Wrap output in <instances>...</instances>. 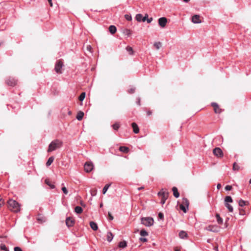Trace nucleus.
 <instances>
[{
    "label": "nucleus",
    "instance_id": "obj_1",
    "mask_svg": "<svg viewBox=\"0 0 251 251\" xmlns=\"http://www.w3.org/2000/svg\"><path fill=\"white\" fill-rule=\"evenodd\" d=\"M8 208L11 211L14 212H18L20 211V204L15 200H9L7 201Z\"/></svg>",
    "mask_w": 251,
    "mask_h": 251
},
{
    "label": "nucleus",
    "instance_id": "obj_2",
    "mask_svg": "<svg viewBox=\"0 0 251 251\" xmlns=\"http://www.w3.org/2000/svg\"><path fill=\"white\" fill-rule=\"evenodd\" d=\"M62 142L59 140L56 139L52 141L49 145L48 152H51L61 147Z\"/></svg>",
    "mask_w": 251,
    "mask_h": 251
},
{
    "label": "nucleus",
    "instance_id": "obj_3",
    "mask_svg": "<svg viewBox=\"0 0 251 251\" xmlns=\"http://www.w3.org/2000/svg\"><path fill=\"white\" fill-rule=\"evenodd\" d=\"M158 196L161 197L160 203L162 204H164L169 196V192L167 190L162 189L158 193Z\"/></svg>",
    "mask_w": 251,
    "mask_h": 251
},
{
    "label": "nucleus",
    "instance_id": "obj_4",
    "mask_svg": "<svg viewBox=\"0 0 251 251\" xmlns=\"http://www.w3.org/2000/svg\"><path fill=\"white\" fill-rule=\"evenodd\" d=\"M141 222L142 224L150 227L153 225L154 220L152 218L150 217H143L141 219Z\"/></svg>",
    "mask_w": 251,
    "mask_h": 251
},
{
    "label": "nucleus",
    "instance_id": "obj_5",
    "mask_svg": "<svg viewBox=\"0 0 251 251\" xmlns=\"http://www.w3.org/2000/svg\"><path fill=\"white\" fill-rule=\"evenodd\" d=\"M63 66V62L61 60H58L55 65L54 67L55 71L58 74H61V69Z\"/></svg>",
    "mask_w": 251,
    "mask_h": 251
},
{
    "label": "nucleus",
    "instance_id": "obj_6",
    "mask_svg": "<svg viewBox=\"0 0 251 251\" xmlns=\"http://www.w3.org/2000/svg\"><path fill=\"white\" fill-rule=\"evenodd\" d=\"M84 168L86 172L89 173L94 168L93 164L92 162H86L84 165Z\"/></svg>",
    "mask_w": 251,
    "mask_h": 251
},
{
    "label": "nucleus",
    "instance_id": "obj_7",
    "mask_svg": "<svg viewBox=\"0 0 251 251\" xmlns=\"http://www.w3.org/2000/svg\"><path fill=\"white\" fill-rule=\"evenodd\" d=\"M213 153L216 156L218 157H222L223 156V152L220 148H215L213 150Z\"/></svg>",
    "mask_w": 251,
    "mask_h": 251
},
{
    "label": "nucleus",
    "instance_id": "obj_8",
    "mask_svg": "<svg viewBox=\"0 0 251 251\" xmlns=\"http://www.w3.org/2000/svg\"><path fill=\"white\" fill-rule=\"evenodd\" d=\"M183 201L184 203H185L186 206L183 205V204L180 205V208L184 212L186 213L187 212V209H188L189 202L187 199L184 198L183 199Z\"/></svg>",
    "mask_w": 251,
    "mask_h": 251
},
{
    "label": "nucleus",
    "instance_id": "obj_9",
    "mask_svg": "<svg viewBox=\"0 0 251 251\" xmlns=\"http://www.w3.org/2000/svg\"><path fill=\"white\" fill-rule=\"evenodd\" d=\"M167 20L165 17H161L158 19V24L161 27H164L167 24Z\"/></svg>",
    "mask_w": 251,
    "mask_h": 251
},
{
    "label": "nucleus",
    "instance_id": "obj_10",
    "mask_svg": "<svg viewBox=\"0 0 251 251\" xmlns=\"http://www.w3.org/2000/svg\"><path fill=\"white\" fill-rule=\"evenodd\" d=\"M6 83L7 85L14 86L17 84V80L13 78H9L6 80Z\"/></svg>",
    "mask_w": 251,
    "mask_h": 251
},
{
    "label": "nucleus",
    "instance_id": "obj_11",
    "mask_svg": "<svg viewBox=\"0 0 251 251\" xmlns=\"http://www.w3.org/2000/svg\"><path fill=\"white\" fill-rule=\"evenodd\" d=\"M75 224V221L70 217H67L66 219V224L68 227H72Z\"/></svg>",
    "mask_w": 251,
    "mask_h": 251
},
{
    "label": "nucleus",
    "instance_id": "obj_12",
    "mask_svg": "<svg viewBox=\"0 0 251 251\" xmlns=\"http://www.w3.org/2000/svg\"><path fill=\"white\" fill-rule=\"evenodd\" d=\"M211 105L213 107L214 112L216 113H220L222 112V110L219 108L218 104L215 102H212Z\"/></svg>",
    "mask_w": 251,
    "mask_h": 251
},
{
    "label": "nucleus",
    "instance_id": "obj_13",
    "mask_svg": "<svg viewBox=\"0 0 251 251\" xmlns=\"http://www.w3.org/2000/svg\"><path fill=\"white\" fill-rule=\"evenodd\" d=\"M200 16L199 15H195L192 17V21L195 24H200L201 22L200 19Z\"/></svg>",
    "mask_w": 251,
    "mask_h": 251
},
{
    "label": "nucleus",
    "instance_id": "obj_14",
    "mask_svg": "<svg viewBox=\"0 0 251 251\" xmlns=\"http://www.w3.org/2000/svg\"><path fill=\"white\" fill-rule=\"evenodd\" d=\"M131 126L133 128V132L136 134L138 133L139 132V129L138 125L135 123H132Z\"/></svg>",
    "mask_w": 251,
    "mask_h": 251
},
{
    "label": "nucleus",
    "instance_id": "obj_15",
    "mask_svg": "<svg viewBox=\"0 0 251 251\" xmlns=\"http://www.w3.org/2000/svg\"><path fill=\"white\" fill-rule=\"evenodd\" d=\"M172 191L173 192V195L175 197L177 198L179 197V193L178 192V190L176 187H173L172 188Z\"/></svg>",
    "mask_w": 251,
    "mask_h": 251
},
{
    "label": "nucleus",
    "instance_id": "obj_16",
    "mask_svg": "<svg viewBox=\"0 0 251 251\" xmlns=\"http://www.w3.org/2000/svg\"><path fill=\"white\" fill-rule=\"evenodd\" d=\"M90 226L91 227V228L96 231L98 229V225L96 223L94 222H90Z\"/></svg>",
    "mask_w": 251,
    "mask_h": 251
},
{
    "label": "nucleus",
    "instance_id": "obj_17",
    "mask_svg": "<svg viewBox=\"0 0 251 251\" xmlns=\"http://www.w3.org/2000/svg\"><path fill=\"white\" fill-rule=\"evenodd\" d=\"M113 238V235L111 232H108L106 235L107 241L110 242Z\"/></svg>",
    "mask_w": 251,
    "mask_h": 251
},
{
    "label": "nucleus",
    "instance_id": "obj_18",
    "mask_svg": "<svg viewBox=\"0 0 251 251\" xmlns=\"http://www.w3.org/2000/svg\"><path fill=\"white\" fill-rule=\"evenodd\" d=\"M119 151H120L124 152V153H127L129 151V149L128 148H127L126 147L121 146L119 148Z\"/></svg>",
    "mask_w": 251,
    "mask_h": 251
},
{
    "label": "nucleus",
    "instance_id": "obj_19",
    "mask_svg": "<svg viewBox=\"0 0 251 251\" xmlns=\"http://www.w3.org/2000/svg\"><path fill=\"white\" fill-rule=\"evenodd\" d=\"M179 236L181 239H184L187 237V233L185 231L182 230L179 233Z\"/></svg>",
    "mask_w": 251,
    "mask_h": 251
},
{
    "label": "nucleus",
    "instance_id": "obj_20",
    "mask_svg": "<svg viewBox=\"0 0 251 251\" xmlns=\"http://www.w3.org/2000/svg\"><path fill=\"white\" fill-rule=\"evenodd\" d=\"M109 31L111 34H114L116 31L117 28L115 26L111 25L109 27Z\"/></svg>",
    "mask_w": 251,
    "mask_h": 251
},
{
    "label": "nucleus",
    "instance_id": "obj_21",
    "mask_svg": "<svg viewBox=\"0 0 251 251\" xmlns=\"http://www.w3.org/2000/svg\"><path fill=\"white\" fill-rule=\"evenodd\" d=\"M83 116H84V113L82 111H79L77 113L76 118L77 119V120L81 121L82 119Z\"/></svg>",
    "mask_w": 251,
    "mask_h": 251
},
{
    "label": "nucleus",
    "instance_id": "obj_22",
    "mask_svg": "<svg viewBox=\"0 0 251 251\" xmlns=\"http://www.w3.org/2000/svg\"><path fill=\"white\" fill-rule=\"evenodd\" d=\"M75 211L77 214H81L83 212V209L81 207L77 206L75 208Z\"/></svg>",
    "mask_w": 251,
    "mask_h": 251
},
{
    "label": "nucleus",
    "instance_id": "obj_23",
    "mask_svg": "<svg viewBox=\"0 0 251 251\" xmlns=\"http://www.w3.org/2000/svg\"><path fill=\"white\" fill-rule=\"evenodd\" d=\"M45 182L47 185L50 187V188L54 189L55 188L54 185L52 184L49 179H46Z\"/></svg>",
    "mask_w": 251,
    "mask_h": 251
},
{
    "label": "nucleus",
    "instance_id": "obj_24",
    "mask_svg": "<svg viewBox=\"0 0 251 251\" xmlns=\"http://www.w3.org/2000/svg\"><path fill=\"white\" fill-rule=\"evenodd\" d=\"M225 206L228 209L229 212H232L233 211V207L229 204L228 203L226 202L225 203Z\"/></svg>",
    "mask_w": 251,
    "mask_h": 251
},
{
    "label": "nucleus",
    "instance_id": "obj_25",
    "mask_svg": "<svg viewBox=\"0 0 251 251\" xmlns=\"http://www.w3.org/2000/svg\"><path fill=\"white\" fill-rule=\"evenodd\" d=\"M216 218L217 219V223L221 225L223 223V219L222 218L220 217V215L218 213L216 214Z\"/></svg>",
    "mask_w": 251,
    "mask_h": 251
},
{
    "label": "nucleus",
    "instance_id": "obj_26",
    "mask_svg": "<svg viewBox=\"0 0 251 251\" xmlns=\"http://www.w3.org/2000/svg\"><path fill=\"white\" fill-rule=\"evenodd\" d=\"M54 159V158L53 156H50L47 161L46 163V165L47 166H49L51 165V164L53 162V160Z\"/></svg>",
    "mask_w": 251,
    "mask_h": 251
},
{
    "label": "nucleus",
    "instance_id": "obj_27",
    "mask_svg": "<svg viewBox=\"0 0 251 251\" xmlns=\"http://www.w3.org/2000/svg\"><path fill=\"white\" fill-rule=\"evenodd\" d=\"M37 221H39V222L42 223H44L46 222V219L45 217L41 216V215H39L37 218Z\"/></svg>",
    "mask_w": 251,
    "mask_h": 251
},
{
    "label": "nucleus",
    "instance_id": "obj_28",
    "mask_svg": "<svg viewBox=\"0 0 251 251\" xmlns=\"http://www.w3.org/2000/svg\"><path fill=\"white\" fill-rule=\"evenodd\" d=\"M143 18V15L141 14H138L135 17L136 20L139 22H142Z\"/></svg>",
    "mask_w": 251,
    "mask_h": 251
},
{
    "label": "nucleus",
    "instance_id": "obj_29",
    "mask_svg": "<svg viewBox=\"0 0 251 251\" xmlns=\"http://www.w3.org/2000/svg\"><path fill=\"white\" fill-rule=\"evenodd\" d=\"M127 246L126 242L125 241L120 242L119 244V247L121 248H125Z\"/></svg>",
    "mask_w": 251,
    "mask_h": 251
},
{
    "label": "nucleus",
    "instance_id": "obj_30",
    "mask_svg": "<svg viewBox=\"0 0 251 251\" xmlns=\"http://www.w3.org/2000/svg\"><path fill=\"white\" fill-rule=\"evenodd\" d=\"M140 234L143 237L147 236L149 235L148 232L145 229L141 230L140 232Z\"/></svg>",
    "mask_w": 251,
    "mask_h": 251
},
{
    "label": "nucleus",
    "instance_id": "obj_31",
    "mask_svg": "<svg viewBox=\"0 0 251 251\" xmlns=\"http://www.w3.org/2000/svg\"><path fill=\"white\" fill-rule=\"evenodd\" d=\"M233 200L230 196H226L225 199V203L232 202Z\"/></svg>",
    "mask_w": 251,
    "mask_h": 251
},
{
    "label": "nucleus",
    "instance_id": "obj_32",
    "mask_svg": "<svg viewBox=\"0 0 251 251\" xmlns=\"http://www.w3.org/2000/svg\"><path fill=\"white\" fill-rule=\"evenodd\" d=\"M123 33L126 35H127L128 37L130 36L131 34V31L128 29H124L123 31Z\"/></svg>",
    "mask_w": 251,
    "mask_h": 251
},
{
    "label": "nucleus",
    "instance_id": "obj_33",
    "mask_svg": "<svg viewBox=\"0 0 251 251\" xmlns=\"http://www.w3.org/2000/svg\"><path fill=\"white\" fill-rule=\"evenodd\" d=\"M247 202V201H244L243 200H239L238 203H239V205L240 206L243 207L246 205Z\"/></svg>",
    "mask_w": 251,
    "mask_h": 251
},
{
    "label": "nucleus",
    "instance_id": "obj_34",
    "mask_svg": "<svg viewBox=\"0 0 251 251\" xmlns=\"http://www.w3.org/2000/svg\"><path fill=\"white\" fill-rule=\"evenodd\" d=\"M110 186V184H106L102 189L103 194H105Z\"/></svg>",
    "mask_w": 251,
    "mask_h": 251
},
{
    "label": "nucleus",
    "instance_id": "obj_35",
    "mask_svg": "<svg viewBox=\"0 0 251 251\" xmlns=\"http://www.w3.org/2000/svg\"><path fill=\"white\" fill-rule=\"evenodd\" d=\"M126 50L128 52L129 54L132 55L133 54V50L132 48L131 47L127 46L126 48Z\"/></svg>",
    "mask_w": 251,
    "mask_h": 251
},
{
    "label": "nucleus",
    "instance_id": "obj_36",
    "mask_svg": "<svg viewBox=\"0 0 251 251\" xmlns=\"http://www.w3.org/2000/svg\"><path fill=\"white\" fill-rule=\"evenodd\" d=\"M154 46L157 50H159L161 46V43L160 42H155L154 44Z\"/></svg>",
    "mask_w": 251,
    "mask_h": 251
},
{
    "label": "nucleus",
    "instance_id": "obj_37",
    "mask_svg": "<svg viewBox=\"0 0 251 251\" xmlns=\"http://www.w3.org/2000/svg\"><path fill=\"white\" fill-rule=\"evenodd\" d=\"M113 128L115 130H118L120 127V125L118 123H116L112 125Z\"/></svg>",
    "mask_w": 251,
    "mask_h": 251
},
{
    "label": "nucleus",
    "instance_id": "obj_38",
    "mask_svg": "<svg viewBox=\"0 0 251 251\" xmlns=\"http://www.w3.org/2000/svg\"><path fill=\"white\" fill-rule=\"evenodd\" d=\"M85 92H83L79 96V100L80 101H83V100L85 98Z\"/></svg>",
    "mask_w": 251,
    "mask_h": 251
},
{
    "label": "nucleus",
    "instance_id": "obj_39",
    "mask_svg": "<svg viewBox=\"0 0 251 251\" xmlns=\"http://www.w3.org/2000/svg\"><path fill=\"white\" fill-rule=\"evenodd\" d=\"M125 17L126 19L128 21H130L132 20V17L130 15L126 14L125 15Z\"/></svg>",
    "mask_w": 251,
    "mask_h": 251
},
{
    "label": "nucleus",
    "instance_id": "obj_40",
    "mask_svg": "<svg viewBox=\"0 0 251 251\" xmlns=\"http://www.w3.org/2000/svg\"><path fill=\"white\" fill-rule=\"evenodd\" d=\"M239 169V167L236 163H234L233 165V169L235 171L238 170Z\"/></svg>",
    "mask_w": 251,
    "mask_h": 251
},
{
    "label": "nucleus",
    "instance_id": "obj_41",
    "mask_svg": "<svg viewBox=\"0 0 251 251\" xmlns=\"http://www.w3.org/2000/svg\"><path fill=\"white\" fill-rule=\"evenodd\" d=\"M135 91V88H132L128 90V92L129 94H133Z\"/></svg>",
    "mask_w": 251,
    "mask_h": 251
},
{
    "label": "nucleus",
    "instance_id": "obj_42",
    "mask_svg": "<svg viewBox=\"0 0 251 251\" xmlns=\"http://www.w3.org/2000/svg\"><path fill=\"white\" fill-rule=\"evenodd\" d=\"M108 220L109 221H112L113 220V216L112 215V214L110 212H108Z\"/></svg>",
    "mask_w": 251,
    "mask_h": 251
},
{
    "label": "nucleus",
    "instance_id": "obj_43",
    "mask_svg": "<svg viewBox=\"0 0 251 251\" xmlns=\"http://www.w3.org/2000/svg\"><path fill=\"white\" fill-rule=\"evenodd\" d=\"M232 187L231 185H226L225 187V189L226 191H230L232 189Z\"/></svg>",
    "mask_w": 251,
    "mask_h": 251
},
{
    "label": "nucleus",
    "instance_id": "obj_44",
    "mask_svg": "<svg viewBox=\"0 0 251 251\" xmlns=\"http://www.w3.org/2000/svg\"><path fill=\"white\" fill-rule=\"evenodd\" d=\"M62 190L63 191V192L65 194H68V190L67 189V188L65 187H63L62 188Z\"/></svg>",
    "mask_w": 251,
    "mask_h": 251
},
{
    "label": "nucleus",
    "instance_id": "obj_45",
    "mask_svg": "<svg viewBox=\"0 0 251 251\" xmlns=\"http://www.w3.org/2000/svg\"><path fill=\"white\" fill-rule=\"evenodd\" d=\"M136 103L139 105V106H140L141 105V99L139 97H138L137 99H136Z\"/></svg>",
    "mask_w": 251,
    "mask_h": 251
},
{
    "label": "nucleus",
    "instance_id": "obj_46",
    "mask_svg": "<svg viewBox=\"0 0 251 251\" xmlns=\"http://www.w3.org/2000/svg\"><path fill=\"white\" fill-rule=\"evenodd\" d=\"M147 19H148V15L147 14H145V16L143 17L142 19V22H144L147 21Z\"/></svg>",
    "mask_w": 251,
    "mask_h": 251
},
{
    "label": "nucleus",
    "instance_id": "obj_47",
    "mask_svg": "<svg viewBox=\"0 0 251 251\" xmlns=\"http://www.w3.org/2000/svg\"><path fill=\"white\" fill-rule=\"evenodd\" d=\"M207 229L208 230H209V231H213V232H215V231H216V230H214V229H213V227H212V226H209L207 227Z\"/></svg>",
    "mask_w": 251,
    "mask_h": 251
},
{
    "label": "nucleus",
    "instance_id": "obj_48",
    "mask_svg": "<svg viewBox=\"0 0 251 251\" xmlns=\"http://www.w3.org/2000/svg\"><path fill=\"white\" fill-rule=\"evenodd\" d=\"M140 241L143 242H146L147 241V239L144 237H141L139 239Z\"/></svg>",
    "mask_w": 251,
    "mask_h": 251
},
{
    "label": "nucleus",
    "instance_id": "obj_49",
    "mask_svg": "<svg viewBox=\"0 0 251 251\" xmlns=\"http://www.w3.org/2000/svg\"><path fill=\"white\" fill-rule=\"evenodd\" d=\"M3 200H2L1 196L0 195V207L2 206L3 204Z\"/></svg>",
    "mask_w": 251,
    "mask_h": 251
},
{
    "label": "nucleus",
    "instance_id": "obj_50",
    "mask_svg": "<svg viewBox=\"0 0 251 251\" xmlns=\"http://www.w3.org/2000/svg\"><path fill=\"white\" fill-rule=\"evenodd\" d=\"M158 217L160 219H163V218H164V215L162 213H159L158 214Z\"/></svg>",
    "mask_w": 251,
    "mask_h": 251
},
{
    "label": "nucleus",
    "instance_id": "obj_51",
    "mask_svg": "<svg viewBox=\"0 0 251 251\" xmlns=\"http://www.w3.org/2000/svg\"><path fill=\"white\" fill-rule=\"evenodd\" d=\"M14 251H22V250L20 247H16L14 248Z\"/></svg>",
    "mask_w": 251,
    "mask_h": 251
},
{
    "label": "nucleus",
    "instance_id": "obj_52",
    "mask_svg": "<svg viewBox=\"0 0 251 251\" xmlns=\"http://www.w3.org/2000/svg\"><path fill=\"white\" fill-rule=\"evenodd\" d=\"M1 249L2 250L5 251H7V248L6 247V246L5 245L1 246Z\"/></svg>",
    "mask_w": 251,
    "mask_h": 251
},
{
    "label": "nucleus",
    "instance_id": "obj_53",
    "mask_svg": "<svg viewBox=\"0 0 251 251\" xmlns=\"http://www.w3.org/2000/svg\"><path fill=\"white\" fill-rule=\"evenodd\" d=\"M152 20H153L152 18H150L147 19V21L148 23H151L152 21Z\"/></svg>",
    "mask_w": 251,
    "mask_h": 251
},
{
    "label": "nucleus",
    "instance_id": "obj_54",
    "mask_svg": "<svg viewBox=\"0 0 251 251\" xmlns=\"http://www.w3.org/2000/svg\"><path fill=\"white\" fill-rule=\"evenodd\" d=\"M87 49L88 50L91 51L92 47L90 45H88L87 46Z\"/></svg>",
    "mask_w": 251,
    "mask_h": 251
},
{
    "label": "nucleus",
    "instance_id": "obj_55",
    "mask_svg": "<svg viewBox=\"0 0 251 251\" xmlns=\"http://www.w3.org/2000/svg\"><path fill=\"white\" fill-rule=\"evenodd\" d=\"M221 184L220 183L218 184L217 186V188L218 189H220L221 188Z\"/></svg>",
    "mask_w": 251,
    "mask_h": 251
},
{
    "label": "nucleus",
    "instance_id": "obj_56",
    "mask_svg": "<svg viewBox=\"0 0 251 251\" xmlns=\"http://www.w3.org/2000/svg\"><path fill=\"white\" fill-rule=\"evenodd\" d=\"M151 114H152V112H151V111H150V110H149V111H147V115H148V116L151 115Z\"/></svg>",
    "mask_w": 251,
    "mask_h": 251
},
{
    "label": "nucleus",
    "instance_id": "obj_57",
    "mask_svg": "<svg viewBox=\"0 0 251 251\" xmlns=\"http://www.w3.org/2000/svg\"><path fill=\"white\" fill-rule=\"evenodd\" d=\"M175 251H180V249L177 247L175 248Z\"/></svg>",
    "mask_w": 251,
    "mask_h": 251
},
{
    "label": "nucleus",
    "instance_id": "obj_58",
    "mask_svg": "<svg viewBox=\"0 0 251 251\" xmlns=\"http://www.w3.org/2000/svg\"><path fill=\"white\" fill-rule=\"evenodd\" d=\"M48 0L49 2L50 3V6H52V1H51L52 0Z\"/></svg>",
    "mask_w": 251,
    "mask_h": 251
},
{
    "label": "nucleus",
    "instance_id": "obj_59",
    "mask_svg": "<svg viewBox=\"0 0 251 251\" xmlns=\"http://www.w3.org/2000/svg\"><path fill=\"white\" fill-rule=\"evenodd\" d=\"M144 189V187H140L138 188V190H141Z\"/></svg>",
    "mask_w": 251,
    "mask_h": 251
},
{
    "label": "nucleus",
    "instance_id": "obj_60",
    "mask_svg": "<svg viewBox=\"0 0 251 251\" xmlns=\"http://www.w3.org/2000/svg\"><path fill=\"white\" fill-rule=\"evenodd\" d=\"M214 250L216 251H218V247H216L214 248Z\"/></svg>",
    "mask_w": 251,
    "mask_h": 251
},
{
    "label": "nucleus",
    "instance_id": "obj_61",
    "mask_svg": "<svg viewBox=\"0 0 251 251\" xmlns=\"http://www.w3.org/2000/svg\"><path fill=\"white\" fill-rule=\"evenodd\" d=\"M183 0L184 2H188L190 1V0Z\"/></svg>",
    "mask_w": 251,
    "mask_h": 251
},
{
    "label": "nucleus",
    "instance_id": "obj_62",
    "mask_svg": "<svg viewBox=\"0 0 251 251\" xmlns=\"http://www.w3.org/2000/svg\"><path fill=\"white\" fill-rule=\"evenodd\" d=\"M68 114H69V115H71V112L70 111H69L68 112Z\"/></svg>",
    "mask_w": 251,
    "mask_h": 251
},
{
    "label": "nucleus",
    "instance_id": "obj_63",
    "mask_svg": "<svg viewBox=\"0 0 251 251\" xmlns=\"http://www.w3.org/2000/svg\"><path fill=\"white\" fill-rule=\"evenodd\" d=\"M249 183H250V184H251V179L250 180V181H249Z\"/></svg>",
    "mask_w": 251,
    "mask_h": 251
},
{
    "label": "nucleus",
    "instance_id": "obj_64",
    "mask_svg": "<svg viewBox=\"0 0 251 251\" xmlns=\"http://www.w3.org/2000/svg\"><path fill=\"white\" fill-rule=\"evenodd\" d=\"M100 207H102V203H101V204H100Z\"/></svg>",
    "mask_w": 251,
    "mask_h": 251
}]
</instances>
